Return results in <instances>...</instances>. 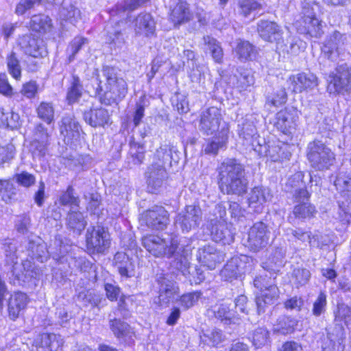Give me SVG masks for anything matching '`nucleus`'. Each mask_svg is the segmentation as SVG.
Segmentation results:
<instances>
[{
    "instance_id": "9d476101",
    "label": "nucleus",
    "mask_w": 351,
    "mask_h": 351,
    "mask_svg": "<svg viewBox=\"0 0 351 351\" xmlns=\"http://www.w3.org/2000/svg\"><path fill=\"white\" fill-rule=\"evenodd\" d=\"M221 110L217 107H210L202 112L199 122V130L204 135L210 136L219 133L223 125Z\"/></svg>"
},
{
    "instance_id": "69168bd1",
    "label": "nucleus",
    "mask_w": 351,
    "mask_h": 351,
    "mask_svg": "<svg viewBox=\"0 0 351 351\" xmlns=\"http://www.w3.org/2000/svg\"><path fill=\"white\" fill-rule=\"evenodd\" d=\"M254 287L260 289V291H264L265 289H269L271 287H277L275 282V277L270 276L262 275L256 277L254 280Z\"/></svg>"
},
{
    "instance_id": "a211bd4d",
    "label": "nucleus",
    "mask_w": 351,
    "mask_h": 351,
    "mask_svg": "<svg viewBox=\"0 0 351 351\" xmlns=\"http://www.w3.org/2000/svg\"><path fill=\"white\" fill-rule=\"evenodd\" d=\"M19 44L24 52L32 58H43L47 53L43 41L36 38L32 34H25L21 37Z\"/></svg>"
},
{
    "instance_id": "ea45409f",
    "label": "nucleus",
    "mask_w": 351,
    "mask_h": 351,
    "mask_svg": "<svg viewBox=\"0 0 351 351\" xmlns=\"http://www.w3.org/2000/svg\"><path fill=\"white\" fill-rule=\"evenodd\" d=\"M235 53L241 61L252 60L257 53L256 47L249 41L239 40Z\"/></svg>"
},
{
    "instance_id": "f257e3e1",
    "label": "nucleus",
    "mask_w": 351,
    "mask_h": 351,
    "mask_svg": "<svg viewBox=\"0 0 351 351\" xmlns=\"http://www.w3.org/2000/svg\"><path fill=\"white\" fill-rule=\"evenodd\" d=\"M218 185L226 195L242 196L247 193L248 180L244 165L236 158L224 160L217 168Z\"/></svg>"
},
{
    "instance_id": "f8f14e48",
    "label": "nucleus",
    "mask_w": 351,
    "mask_h": 351,
    "mask_svg": "<svg viewBox=\"0 0 351 351\" xmlns=\"http://www.w3.org/2000/svg\"><path fill=\"white\" fill-rule=\"evenodd\" d=\"M141 220L152 229L163 230L169 222V213L164 207L154 206L143 212Z\"/></svg>"
},
{
    "instance_id": "58836bf2",
    "label": "nucleus",
    "mask_w": 351,
    "mask_h": 351,
    "mask_svg": "<svg viewBox=\"0 0 351 351\" xmlns=\"http://www.w3.org/2000/svg\"><path fill=\"white\" fill-rule=\"evenodd\" d=\"M66 226L73 232L80 234L86 226V221L82 213L71 210L66 217Z\"/></svg>"
},
{
    "instance_id": "6ab92c4d",
    "label": "nucleus",
    "mask_w": 351,
    "mask_h": 351,
    "mask_svg": "<svg viewBox=\"0 0 351 351\" xmlns=\"http://www.w3.org/2000/svg\"><path fill=\"white\" fill-rule=\"evenodd\" d=\"M209 226L213 240L215 242L230 245L234 241V234L226 221L217 223L216 219H209Z\"/></svg>"
},
{
    "instance_id": "864d4df0",
    "label": "nucleus",
    "mask_w": 351,
    "mask_h": 351,
    "mask_svg": "<svg viewBox=\"0 0 351 351\" xmlns=\"http://www.w3.org/2000/svg\"><path fill=\"white\" fill-rule=\"evenodd\" d=\"M59 202L62 206H79L80 200L78 196L75 195V189L69 186L65 191L59 197Z\"/></svg>"
},
{
    "instance_id": "37998d69",
    "label": "nucleus",
    "mask_w": 351,
    "mask_h": 351,
    "mask_svg": "<svg viewBox=\"0 0 351 351\" xmlns=\"http://www.w3.org/2000/svg\"><path fill=\"white\" fill-rule=\"evenodd\" d=\"M298 321L289 316H280L276 324L274 325V331L282 335H287L293 332L297 326Z\"/></svg>"
},
{
    "instance_id": "bf43d9fd",
    "label": "nucleus",
    "mask_w": 351,
    "mask_h": 351,
    "mask_svg": "<svg viewBox=\"0 0 351 351\" xmlns=\"http://www.w3.org/2000/svg\"><path fill=\"white\" fill-rule=\"evenodd\" d=\"M269 332L267 328L259 327L256 328L252 334V343L256 348H261L265 345L269 339Z\"/></svg>"
},
{
    "instance_id": "aec40b11",
    "label": "nucleus",
    "mask_w": 351,
    "mask_h": 351,
    "mask_svg": "<svg viewBox=\"0 0 351 351\" xmlns=\"http://www.w3.org/2000/svg\"><path fill=\"white\" fill-rule=\"evenodd\" d=\"M157 281L159 285V301L168 304L178 293L179 288L177 283L169 274L158 276Z\"/></svg>"
},
{
    "instance_id": "20e7f679",
    "label": "nucleus",
    "mask_w": 351,
    "mask_h": 351,
    "mask_svg": "<svg viewBox=\"0 0 351 351\" xmlns=\"http://www.w3.org/2000/svg\"><path fill=\"white\" fill-rule=\"evenodd\" d=\"M302 172L295 173L288 180L287 184L293 188L292 199L295 206L292 213L295 219L301 221L313 218L317 213L315 206L310 203L311 194L303 182Z\"/></svg>"
},
{
    "instance_id": "5fc2aeb1",
    "label": "nucleus",
    "mask_w": 351,
    "mask_h": 351,
    "mask_svg": "<svg viewBox=\"0 0 351 351\" xmlns=\"http://www.w3.org/2000/svg\"><path fill=\"white\" fill-rule=\"evenodd\" d=\"M8 70L10 74L16 80H19L21 76V67L16 53L12 51L6 58Z\"/></svg>"
},
{
    "instance_id": "680f3d73",
    "label": "nucleus",
    "mask_w": 351,
    "mask_h": 351,
    "mask_svg": "<svg viewBox=\"0 0 351 351\" xmlns=\"http://www.w3.org/2000/svg\"><path fill=\"white\" fill-rule=\"evenodd\" d=\"M311 278L309 270L304 268L295 269L292 274V279L293 283L298 288L299 287L306 285Z\"/></svg>"
},
{
    "instance_id": "9b49d317",
    "label": "nucleus",
    "mask_w": 351,
    "mask_h": 351,
    "mask_svg": "<svg viewBox=\"0 0 351 351\" xmlns=\"http://www.w3.org/2000/svg\"><path fill=\"white\" fill-rule=\"evenodd\" d=\"M270 232L266 224L258 221L249 229L246 246L254 252L266 247L269 243Z\"/></svg>"
},
{
    "instance_id": "c756f323",
    "label": "nucleus",
    "mask_w": 351,
    "mask_h": 351,
    "mask_svg": "<svg viewBox=\"0 0 351 351\" xmlns=\"http://www.w3.org/2000/svg\"><path fill=\"white\" fill-rule=\"evenodd\" d=\"M109 326L114 335L119 339H123L125 342H130L134 335L131 326L120 319H110Z\"/></svg>"
},
{
    "instance_id": "393cba45",
    "label": "nucleus",
    "mask_w": 351,
    "mask_h": 351,
    "mask_svg": "<svg viewBox=\"0 0 351 351\" xmlns=\"http://www.w3.org/2000/svg\"><path fill=\"white\" fill-rule=\"evenodd\" d=\"M133 23L136 34L149 37L155 32L156 23L152 16L149 13L139 14Z\"/></svg>"
},
{
    "instance_id": "3c124183",
    "label": "nucleus",
    "mask_w": 351,
    "mask_h": 351,
    "mask_svg": "<svg viewBox=\"0 0 351 351\" xmlns=\"http://www.w3.org/2000/svg\"><path fill=\"white\" fill-rule=\"evenodd\" d=\"M291 234L295 238L302 242L308 241L311 246L315 247H320L317 234H312L311 232L304 231L301 228L292 230Z\"/></svg>"
},
{
    "instance_id": "e2e57ef3",
    "label": "nucleus",
    "mask_w": 351,
    "mask_h": 351,
    "mask_svg": "<svg viewBox=\"0 0 351 351\" xmlns=\"http://www.w3.org/2000/svg\"><path fill=\"white\" fill-rule=\"evenodd\" d=\"M260 147L257 150L256 148H254L255 150L259 152L260 154L269 157L272 161H277L280 158V153L281 152V148L278 145H259Z\"/></svg>"
},
{
    "instance_id": "7ed1b4c3",
    "label": "nucleus",
    "mask_w": 351,
    "mask_h": 351,
    "mask_svg": "<svg viewBox=\"0 0 351 351\" xmlns=\"http://www.w3.org/2000/svg\"><path fill=\"white\" fill-rule=\"evenodd\" d=\"M97 80L96 93L99 95L100 101L105 105L117 104L128 93L126 82L118 76V71L114 67L103 66L101 75H98Z\"/></svg>"
},
{
    "instance_id": "c85d7f7f",
    "label": "nucleus",
    "mask_w": 351,
    "mask_h": 351,
    "mask_svg": "<svg viewBox=\"0 0 351 351\" xmlns=\"http://www.w3.org/2000/svg\"><path fill=\"white\" fill-rule=\"evenodd\" d=\"M279 289L278 287H271L269 289L261 291L259 295L256 298V304L257 306V312L260 315L265 313V309L274 302L279 298Z\"/></svg>"
},
{
    "instance_id": "a19ab883",
    "label": "nucleus",
    "mask_w": 351,
    "mask_h": 351,
    "mask_svg": "<svg viewBox=\"0 0 351 351\" xmlns=\"http://www.w3.org/2000/svg\"><path fill=\"white\" fill-rule=\"evenodd\" d=\"M145 148L143 145L132 141L130 143V151L128 157V162L130 167L132 165H139L145 159Z\"/></svg>"
},
{
    "instance_id": "4468645a",
    "label": "nucleus",
    "mask_w": 351,
    "mask_h": 351,
    "mask_svg": "<svg viewBox=\"0 0 351 351\" xmlns=\"http://www.w3.org/2000/svg\"><path fill=\"white\" fill-rule=\"evenodd\" d=\"M147 188L152 193H156L168 178V173L165 167L154 162L147 167L145 172Z\"/></svg>"
},
{
    "instance_id": "1a4fd4ad",
    "label": "nucleus",
    "mask_w": 351,
    "mask_h": 351,
    "mask_svg": "<svg viewBox=\"0 0 351 351\" xmlns=\"http://www.w3.org/2000/svg\"><path fill=\"white\" fill-rule=\"evenodd\" d=\"M86 248L89 254H102L110 247L109 234L104 227L92 226L86 234Z\"/></svg>"
},
{
    "instance_id": "f3484780",
    "label": "nucleus",
    "mask_w": 351,
    "mask_h": 351,
    "mask_svg": "<svg viewBox=\"0 0 351 351\" xmlns=\"http://www.w3.org/2000/svg\"><path fill=\"white\" fill-rule=\"evenodd\" d=\"M207 315L208 317H214L219 319L225 324H238L241 320V315L231 308V304H215L208 309Z\"/></svg>"
},
{
    "instance_id": "b1692460",
    "label": "nucleus",
    "mask_w": 351,
    "mask_h": 351,
    "mask_svg": "<svg viewBox=\"0 0 351 351\" xmlns=\"http://www.w3.org/2000/svg\"><path fill=\"white\" fill-rule=\"evenodd\" d=\"M271 199V195L268 189L263 186H255L249 193L248 204L254 212L261 213L264 204Z\"/></svg>"
},
{
    "instance_id": "de8ad7c7",
    "label": "nucleus",
    "mask_w": 351,
    "mask_h": 351,
    "mask_svg": "<svg viewBox=\"0 0 351 351\" xmlns=\"http://www.w3.org/2000/svg\"><path fill=\"white\" fill-rule=\"evenodd\" d=\"M50 254L55 260L62 261V258L69 252L70 246L65 244L60 237H56L52 245L49 247Z\"/></svg>"
},
{
    "instance_id": "ddd939ff",
    "label": "nucleus",
    "mask_w": 351,
    "mask_h": 351,
    "mask_svg": "<svg viewBox=\"0 0 351 351\" xmlns=\"http://www.w3.org/2000/svg\"><path fill=\"white\" fill-rule=\"evenodd\" d=\"M225 254L215 245L206 244L198 249L197 259L204 266L213 269L224 261Z\"/></svg>"
},
{
    "instance_id": "7c9ffc66",
    "label": "nucleus",
    "mask_w": 351,
    "mask_h": 351,
    "mask_svg": "<svg viewBox=\"0 0 351 351\" xmlns=\"http://www.w3.org/2000/svg\"><path fill=\"white\" fill-rule=\"evenodd\" d=\"M191 254V247L186 245L185 247H178L177 252L173 255L175 259L172 263V266L180 271L183 276H186L190 274V262L188 256Z\"/></svg>"
},
{
    "instance_id": "0e129e2a",
    "label": "nucleus",
    "mask_w": 351,
    "mask_h": 351,
    "mask_svg": "<svg viewBox=\"0 0 351 351\" xmlns=\"http://www.w3.org/2000/svg\"><path fill=\"white\" fill-rule=\"evenodd\" d=\"M319 11V5L315 1L304 0L302 3L301 18H317L316 13Z\"/></svg>"
},
{
    "instance_id": "5701e85b",
    "label": "nucleus",
    "mask_w": 351,
    "mask_h": 351,
    "mask_svg": "<svg viewBox=\"0 0 351 351\" xmlns=\"http://www.w3.org/2000/svg\"><path fill=\"white\" fill-rule=\"evenodd\" d=\"M254 83L251 71L242 67L237 68L229 77V84L240 92L246 90Z\"/></svg>"
},
{
    "instance_id": "dca6fc26",
    "label": "nucleus",
    "mask_w": 351,
    "mask_h": 351,
    "mask_svg": "<svg viewBox=\"0 0 351 351\" xmlns=\"http://www.w3.org/2000/svg\"><path fill=\"white\" fill-rule=\"evenodd\" d=\"M288 88L293 93H300L302 91L313 89L318 86V79L311 73H300L293 75L287 80Z\"/></svg>"
},
{
    "instance_id": "c03bdc74",
    "label": "nucleus",
    "mask_w": 351,
    "mask_h": 351,
    "mask_svg": "<svg viewBox=\"0 0 351 351\" xmlns=\"http://www.w3.org/2000/svg\"><path fill=\"white\" fill-rule=\"evenodd\" d=\"M77 302L84 306L99 307L101 302L99 295L90 290H83L76 296Z\"/></svg>"
},
{
    "instance_id": "72a5a7b5",
    "label": "nucleus",
    "mask_w": 351,
    "mask_h": 351,
    "mask_svg": "<svg viewBox=\"0 0 351 351\" xmlns=\"http://www.w3.org/2000/svg\"><path fill=\"white\" fill-rule=\"evenodd\" d=\"M27 251L29 256L41 263L46 261L50 254L49 249H47L46 244L40 238L29 241Z\"/></svg>"
},
{
    "instance_id": "6e6d98bb",
    "label": "nucleus",
    "mask_w": 351,
    "mask_h": 351,
    "mask_svg": "<svg viewBox=\"0 0 351 351\" xmlns=\"http://www.w3.org/2000/svg\"><path fill=\"white\" fill-rule=\"evenodd\" d=\"M0 198L5 203H9L16 195V189L9 180H1Z\"/></svg>"
},
{
    "instance_id": "cd10ccee",
    "label": "nucleus",
    "mask_w": 351,
    "mask_h": 351,
    "mask_svg": "<svg viewBox=\"0 0 351 351\" xmlns=\"http://www.w3.org/2000/svg\"><path fill=\"white\" fill-rule=\"evenodd\" d=\"M84 119L93 128H104L109 123L110 115L108 110L103 108L90 109L84 112Z\"/></svg>"
},
{
    "instance_id": "4c0bfd02",
    "label": "nucleus",
    "mask_w": 351,
    "mask_h": 351,
    "mask_svg": "<svg viewBox=\"0 0 351 351\" xmlns=\"http://www.w3.org/2000/svg\"><path fill=\"white\" fill-rule=\"evenodd\" d=\"M59 15L61 19L75 24L80 19V11L71 0H64L60 8Z\"/></svg>"
},
{
    "instance_id": "473e14b6",
    "label": "nucleus",
    "mask_w": 351,
    "mask_h": 351,
    "mask_svg": "<svg viewBox=\"0 0 351 351\" xmlns=\"http://www.w3.org/2000/svg\"><path fill=\"white\" fill-rule=\"evenodd\" d=\"M275 125L283 134H291L295 129L296 120L291 112L281 110L277 113Z\"/></svg>"
},
{
    "instance_id": "6e6552de",
    "label": "nucleus",
    "mask_w": 351,
    "mask_h": 351,
    "mask_svg": "<svg viewBox=\"0 0 351 351\" xmlns=\"http://www.w3.org/2000/svg\"><path fill=\"white\" fill-rule=\"evenodd\" d=\"M202 210L198 205H187L175 218V225L182 232L197 230L202 221Z\"/></svg>"
},
{
    "instance_id": "e433bc0d",
    "label": "nucleus",
    "mask_w": 351,
    "mask_h": 351,
    "mask_svg": "<svg viewBox=\"0 0 351 351\" xmlns=\"http://www.w3.org/2000/svg\"><path fill=\"white\" fill-rule=\"evenodd\" d=\"M192 14L186 2L180 1L171 11V20L175 25L185 23L191 19Z\"/></svg>"
},
{
    "instance_id": "f03ea898",
    "label": "nucleus",
    "mask_w": 351,
    "mask_h": 351,
    "mask_svg": "<svg viewBox=\"0 0 351 351\" xmlns=\"http://www.w3.org/2000/svg\"><path fill=\"white\" fill-rule=\"evenodd\" d=\"M3 250L5 256V265L1 269L8 271L7 276L10 282L21 285L32 278H39L42 275L40 268L29 260L18 262L16 245L10 239L3 243Z\"/></svg>"
},
{
    "instance_id": "09e8293b",
    "label": "nucleus",
    "mask_w": 351,
    "mask_h": 351,
    "mask_svg": "<svg viewBox=\"0 0 351 351\" xmlns=\"http://www.w3.org/2000/svg\"><path fill=\"white\" fill-rule=\"evenodd\" d=\"M200 338L205 343L215 347L224 340L225 336L221 330L215 328L203 332V335H200Z\"/></svg>"
},
{
    "instance_id": "603ef678",
    "label": "nucleus",
    "mask_w": 351,
    "mask_h": 351,
    "mask_svg": "<svg viewBox=\"0 0 351 351\" xmlns=\"http://www.w3.org/2000/svg\"><path fill=\"white\" fill-rule=\"evenodd\" d=\"M204 44L212 54L213 58L216 62L220 63L222 61L223 53L221 47L217 40L209 36L204 37Z\"/></svg>"
},
{
    "instance_id": "49530a36",
    "label": "nucleus",
    "mask_w": 351,
    "mask_h": 351,
    "mask_svg": "<svg viewBox=\"0 0 351 351\" xmlns=\"http://www.w3.org/2000/svg\"><path fill=\"white\" fill-rule=\"evenodd\" d=\"M83 86L78 76L72 75L70 87L68 89L66 99L69 104L77 101L82 96Z\"/></svg>"
},
{
    "instance_id": "39448f33",
    "label": "nucleus",
    "mask_w": 351,
    "mask_h": 351,
    "mask_svg": "<svg viewBox=\"0 0 351 351\" xmlns=\"http://www.w3.org/2000/svg\"><path fill=\"white\" fill-rule=\"evenodd\" d=\"M142 245L156 257L170 258L177 252L179 243L176 238L162 239L157 234H148L142 238Z\"/></svg>"
},
{
    "instance_id": "4d7b16f0",
    "label": "nucleus",
    "mask_w": 351,
    "mask_h": 351,
    "mask_svg": "<svg viewBox=\"0 0 351 351\" xmlns=\"http://www.w3.org/2000/svg\"><path fill=\"white\" fill-rule=\"evenodd\" d=\"M201 291H193L183 294L178 300L180 306L184 310H188L193 307L201 298Z\"/></svg>"
},
{
    "instance_id": "c9c22d12",
    "label": "nucleus",
    "mask_w": 351,
    "mask_h": 351,
    "mask_svg": "<svg viewBox=\"0 0 351 351\" xmlns=\"http://www.w3.org/2000/svg\"><path fill=\"white\" fill-rule=\"evenodd\" d=\"M155 158L158 160L159 164L163 167L166 164L172 165V162L177 163L179 160L178 152L173 149V147L169 145H162L156 149Z\"/></svg>"
},
{
    "instance_id": "4be33fe9",
    "label": "nucleus",
    "mask_w": 351,
    "mask_h": 351,
    "mask_svg": "<svg viewBox=\"0 0 351 351\" xmlns=\"http://www.w3.org/2000/svg\"><path fill=\"white\" fill-rule=\"evenodd\" d=\"M298 33L312 38H320L324 34L322 21L317 18H300L295 23Z\"/></svg>"
},
{
    "instance_id": "bb28decb",
    "label": "nucleus",
    "mask_w": 351,
    "mask_h": 351,
    "mask_svg": "<svg viewBox=\"0 0 351 351\" xmlns=\"http://www.w3.org/2000/svg\"><path fill=\"white\" fill-rule=\"evenodd\" d=\"M60 133L64 138V141L69 143L80 137L81 126L73 115H66L62 119Z\"/></svg>"
},
{
    "instance_id": "8fccbe9b",
    "label": "nucleus",
    "mask_w": 351,
    "mask_h": 351,
    "mask_svg": "<svg viewBox=\"0 0 351 351\" xmlns=\"http://www.w3.org/2000/svg\"><path fill=\"white\" fill-rule=\"evenodd\" d=\"M36 112L38 118L47 124L54 121V108L50 102H41L36 109Z\"/></svg>"
},
{
    "instance_id": "2eb2a0df",
    "label": "nucleus",
    "mask_w": 351,
    "mask_h": 351,
    "mask_svg": "<svg viewBox=\"0 0 351 351\" xmlns=\"http://www.w3.org/2000/svg\"><path fill=\"white\" fill-rule=\"evenodd\" d=\"M346 36L338 31H335L326 41L322 47V53L328 60L337 61L340 55L344 52Z\"/></svg>"
},
{
    "instance_id": "2f4dec72",
    "label": "nucleus",
    "mask_w": 351,
    "mask_h": 351,
    "mask_svg": "<svg viewBox=\"0 0 351 351\" xmlns=\"http://www.w3.org/2000/svg\"><path fill=\"white\" fill-rule=\"evenodd\" d=\"M27 304V296L25 293L16 292L11 295L8 301V313L10 317L14 320L20 313L25 309Z\"/></svg>"
},
{
    "instance_id": "a878e982",
    "label": "nucleus",
    "mask_w": 351,
    "mask_h": 351,
    "mask_svg": "<svg viewBox=\"0 0 351 351\" xmlns=\"http://www.w3.org/2000/svg\"><path fill=\"white\" fill-rule=\"evenodd\" d=\"M229 127L227 123H223L221 130L215 136L209 139L204 145V152L207 154L217 155L219 149L226 146L228 139Z\"/></svg>"
},
{
    "instance_id": "79ce46f5",
    "label": "nucleus",
    "mask_w": 351,
    "mask_h": 351,
    "mask_svg": "<svg viewBox=\"0 0 351 351\" xmlns=\"http://www.w3.org/2000/svg\"><path fill=\"white\" fill-rule=\"evenodd\" d=\"M239 258H232L229 261L221 271V276L227 281L236 279L242 273Z\"/></svg>"
},
{
    "instance_id": "f704fd0d",
    "label": "nucleus",
    "mask_w": 351,
    "mask_h": 351,
    "mask_svg": "<svg viewBox=\"0 0 351 351\" xmlns=\"http://www.w3.org/2000/svg\"><path fill=\"white\" fill-rule=\"evenodd\" d=\"M114 261L119 273L122 277L131 278L135 275V266L132 259L124 253H117Z\"/></svg>"
},
{
    "instance_id": "412c9836",
    "label": "nucleus",
    "mask_w": 351,
    "mask_h": 351,
    "mask_svg": "<svg viewBox=\"0 0 351 351\" xmlns=\"http://www.w3.org/2000/svg\"><path fill=\"white\" fill-rule=\"evenodd\" d=\"M260 37L269 43H280L282 38V29L277 23L269 21H261L257 25Z\"/></svg>"
},
{
    "instance_id": "423d86ee",
    "label": "nucleus",
    "mask_w": 351,
    "mask_h": 351,
    "mask_svg": "<svg viewBox=\"0 0 351 351\" xmlns=\"http://www.w3.org/2000/svg\"><path fill=\"white\" fill-rule=\"evenodd\" d=\"M306 156L311 166L319 171L328 169L335 160L333 152L320 141H313L308 144Z\"/></svg>"
},
{
    "instance_id": "0eeeda50",
    "label": "nucleus",
    "mask_w": 351,
    "mask_h": 351,
    "mask_svg": "<svg viewBox=\"0 0 351 351\" xmlns=\"http://www.w3.org/2000/svg\"><path fill=\"white\" fill-rule=\"evenodd\" d=\"M328 91L330 94H344L351 90V66L339 64L328 77Z\"/></svg>"
},
{
    "instance_id": "774afa93",
    "label": "nucleus",
    "mask_w": 351,
    "mask_h": 351,
    "mask_svg": "<svg viewBox=\"0 0 351 351\" xmlns=\"http://www.w3.org/2000/svg\"><path fill=\"white\" fill-rule=\"evenodd\" d=\"M327 305V296L324 292L321 291L315 302H313L312 313L313 315L319 317L324 313Z\"/></svg>"
},
{
    "instance_id": "13d9d810",
    "label": "nucleus",
    "mask_w": 351,
    "mask_h": 351,
    "mask_svg": "<svg viewBox=\"0 0 351 351\" xmlns=\"http://www.w3.org/2000/svg\"><path fill=\"white\" fill-rule=\"evenodd\" d=\"M87 41L86 38L82 37H75L73 38L66 49L67 53L69 54L68 59L69 62L75 60L76 54L82 49V46L85 43H87Z\"/></svg>"
},
{
    "instance_id": "052dcab7",
    "label": "nucleus",
    "mask_w": 351,
    "mask_h": 351,
    "mask_svg": "<svg viewBox=\"0 0 351 351\" xmlns=\"http://www.w3.org/2000/svg\"><path fill=\"white\" fill-rule=\"evenodd\" d=\"M238 5L239 13L245 17L261 7L257 0H239Z\"/></svg>"
},
{
    "instance_id": "338daca9",
    "label": "nucleus",
    "mask_w": 351,
    "mask_h": 351,
    "mask_svg": "<svg viewBox=\"0 0 351 351\" xmlns=\"http://www.w3.org/2000/svg\"><path fill=\"white\" fill-rule=\"evenodd\" d=\"M15 154L16 147L12 143L0 146V165L10 162Z\"/></svg>"
},
{
    "instance_id": "a18cd8bd",
    "label": "nucleus",
    "mask_w": 351,
    "mask_h": 351,
    "mask_svg": "<svg viewBox=\"0 0 351 351\" xmlns=\"http://www.w3.org/2000/svg\"><path fill=\"white\" fill-rule=\"evenodd\" d=\"M29 25L33 31L47 32L51 29V21L49 16L44 14L34 15L31 19Z\"/></svg>"
}]
</instances>
